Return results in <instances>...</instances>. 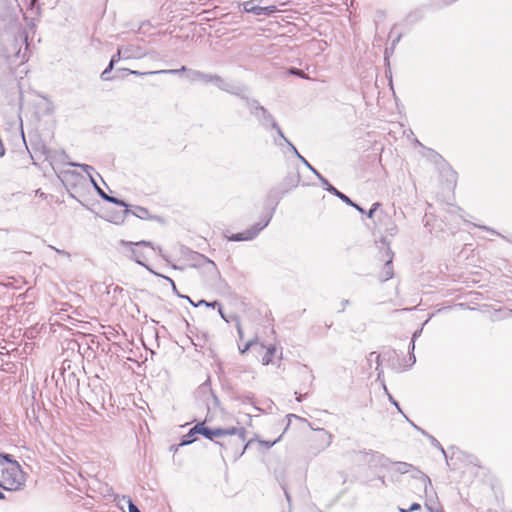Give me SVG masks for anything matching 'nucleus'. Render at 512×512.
Masks as SVG:
<instances>
[{"mask_svg":"<svg viewBox=\"0 0 512 512\" xmlns=\"http://www.w3.org/2000/svg\"><path fill=\"white\" fill-rule=\"evenodd\" d=\"M24 486L23 472L18 463L11 466L0 464V487L5 491H18Z\"/></svg>","mask_w":512,"mask_h":512,"instance_id":"f257e3e1","label":"nucleus"},{"mask_svg":"<svg viewBox=\"0 0 512 512\" xmlns=\"http://www.w3.org/2000/svg\"><path fill=\"white\" fill-rule=\"evenodd\" d=\"M250 113L257 119L260 126L265 130H275L277 137L284 138V133L275 120L274 116L263 106L259 105L256 100L247 101Z\"/></svg>","mask_w":512,"mask_h":512,"instance_id":"f03ea898","label":"nucleus"},{"mask_svg":"<svg viewBox=\"0 0 512 512\" xmlns=\"http://www.w3.org/2000/svg\"><path fill=\"white\" fill-rule=\"evenodd\" d=\"M197 429L202 430L199 435L203 437L213 440L215 437L218 438H227L232 436H237V445H240L241 442L246 440V429L243 427H231V428H208L204 426V422H200L197 424Z\"/></svg>","mask_w":512,"mask_h":512,"instance_id":"7ed1b4c3","label":"nucleus"},{"mask_svg":"<svg viewBox=\"0 0 512 512\" xmlns=\"http://www.w3.org/2000/svg\"><path fill=\"white\" fill-rule=\"evenodd\" d=\"M106 395L111 396V393L106 392L105 386L99 379L90 381L89 385H87V391L84 393V397H86V403L92 409L95 405H100L103 407L106 402Z\"/></svg>","mask_w":512,"mask_h":512,"instance_id":"20e7f679","label":"nucleus"},{"mask_svg":"<svg viewBox=\"0 0 512 512\" xmlns=\"http://www.w3.org/2000/svg\"><path fill=\"white\" fill-rule=\"evenodd\" d=\"M387 361L396 372H401L415 363V354H377V363Z\"/></svg>","mask_w":512,"mask_h":512,"instance_id":"39448f33","label":"nucleus"},{"mask_svg":"<svg viewBox=\"0 0 512 512\" xmlns=\"http://www.w3.org/2000/svg\"><path fill=\"white\" fill-rule=\"evenodd\" d=\"M250 441L246 442V440L237 444V436L221 438V440L216 441V444L220 445L224 454L228 457H232L234 460L243 456L244 451L249 446Z\"/></svg>","mask_w":512,"mask_h":512,"instance_id":"423d86ee","label":"nucleus"},{"mask_svg":"<svg viewBox=\"0 0 512 512\" xmlns=\"http://www.w3.org/2000/svg\"><path fill=\"white\" fill-rule=\"evenodd\" d=\"M272 214L269 213L264 216L261 221L254 224L249 229L227 236L229 241H250L257 237V235L270 223Z\"/></svg>","mask_w":512,"mask_h":512,"instance_id":"0eeeda50","label":"nucleus"},{"mask_svg":"<svg viewBox=\"0 0 512 512\" xmlns=\"http://www.w3.org/2000/svg\"><path fill=\"white\" fill-rule=\"evenodd\" d=\"M120 244L131 249V258L139 265L146 267L144 260L147 258L144 251L145 248H153V245L149 241L130 242L121 240Z\"/></svg>","mask_w":512,"mask_h":512,"instance_id":"6e6552de","label":"nucleus"},{"mask_svg":"<svg viewBox=\"0 0 512 512\" xmlns=\"http://www.w3.org/2000/svg\"><path fill=\"white\" fill-rule=\"evenodd\" d=\"M243 11L247 13H252L254 15L260 16H270L277 11L276 6H259L255 4V0L245 1L242 3Z\"/></svg>","mask_w":512,"mask_h":512,"instance_id":"1a4fd4ad","label":"nucleus"},{"mask_svg":"<svg viewBox=\"0 0 512 512\" xmlns=\"http://www.w3.org/2000/svg\"><path fill=\"white\" fill-rule=\"evenodd\" d=\"M209 83H213L215 86H217L220 90L225 91L227 93L240 96L241 94V88L238 86H235L234 84L227 82L224 80L221 76L217 74H211V79L209 80Z\"/></svg>","mask_w":512,"mask_h":512,"instance_id":"9d476101","label":"nucleus"},{"mask_svg":"<svg viewBox=\"0 0 512 512\" xmlns=\"http://www.w3.org/2000/svg\"><path fill=\"white\" fill-rule=\"evenodd\" d=\"M121 53L124 54V60L140 59L146 55L140 46L133 44L121 46Z\"/></svg>","mask_w":512,"mask_h":512,"instance_id":"9b49d317","label":"nucleus"},{"mask_svg":"<svg viewBox=\"0 0 512 512\" xmlns=\"http://www.w3.org/2000/svg\"><path fill=\"white\" fill-rule=\"evenodd\" d=\"M386 254L389 258L386 260V262L382 268V271L379 274V279L382 282H385V281L391 279L394 275L393 265H392L393 253L390 248H387Z\"/></svg>","mask_w":512,"mask_h":512,"instance_id":"f8f14e48","label":"nucleus"},{"mask_svg":"<svg viewBox=\"0 0 512 512\" xmlns=\"http://www.w3.org/2000/svg\"><path fill=\"white\" fill-rule=\"evenodd\" d=\"M184 72H186V78L190 82L209 83V80L211 79V74L204 73L199 70H193V69L186 68V70Z\"/></svg>","mask_w":512,"mask_h":512,"instance_id":"ddd939ff","label":"nucleus"},{"mask_svg":"<svg viewBox=\"0 0 512 512\" xmlns=\"http://www.w3.org/2000/svg\"><path fill=\"white\" fill-rule=\"evenodd\" d=\"M321 183L326 191L332 193L344 203H350V198L331 185L325 177L322 179Z\"/></svg>","mask_w":512,"mask_h":512,"instance_id":"4468645a","label":"nucleus"},{"mask_svg":"<svg viewBox=\"0 0 512 512\" xmlns=\"http://www.w3.org/2000/svg\"><path fill=\"white\" fill-rule=\"evenodd\" d=\"M186 67L182 66L179 69H168V70H159V71H149V72H140L136 70H128L130 74L136 76H144V75H153V74H178L180 71H185Z\"/></svg>","mask_w":512,"mask_h":512,"instance_id":"2eb2a0df","label":"nucleus"},{"mask_svg":"<svg viewBox=\"0 0 512 512\" xmlns=\"http://www.w3.org/2000/svg\"><path fill=\"white\" fill-rule=\"evenodd\" d=\"M133 214L134 216H136L137 218L139 219H150V213H149V210L145 207H142V206H134L133 209H129L127 207V209L124 210V214Z\"/></svg>","mask_w":512,"mask_h":512,"instance_id":"dca6fc26","label":"nucleus"},{"mask_svg":"<svg viewBox=\"0 0 512 512\" xmlns=\"http://www.w3.org/2000/svg\"><path fill=\"white\" fill-rule=\"evenodd\" d=\"M318 431V441L320 442V448L324 449L329 447L332 443V434L327 432L324 428L316 429Z\"/></svg>","mask_w":512,"mask_h":512,"instance_id":"f3484780","label":"nucleus"},{"mask_svg":"<svg viewBox=\"0 0 512 512\" xmlns=\"http://www.w3.org/2000/svg\"><path fill=\"white\" fill-rule=\"evenodd\" d=\"M273 143L276 146H283L285 143L289 150L299 159L302 155L298 152L297 148L284 136V138L273 137Z\"/></svg>","mask_w":512,"mask_h":512,"instance_id":"a211bd4d","label":"nucleus"},{"mask_svg":"<svg viewBox=\"0 0 512 512\" xmlns=\"http://www.w3.org/2000/svg\"><path fill=\"white\" fill-rule=\"evenodd\" d=\"M237 331H238V334L240 337V342L238 343V348H239L240 352H246L251 347H253L255 344H257V342L254 341L253 339H250V340L246 341L245 343H242L243 332H242V328H241L240 324H237Z\"/></svg>","mask_w":512,"mask_h":512,"instance_id":"6ab92c4d","label":"nucleus"},{"mask_svg":"<svg viewBox=\"0 0 512 512\" xmlns=\"http://www.w3.org/2000/svg\"><path fill=\"white\" fill-rule=\"evenodd\" d=\"M280 360H281V354H263V356H261V364L263 365H269V364H273V365H277L278 363H280Z\"/></svg>","mask_w":512,"mask_h":512,"instance_id":"aec40b11","label":"nucleus"},{"mask_svg":"<svg viewBox=\"0 0 512 512\" xmlns=\"http://www.w3.org/2000/svg\"><path fill=\"white\" fill-rule=\"evenodd\" d=\"M393 469L399 474H406L411 471L412 465L407 462L398 461Z\"/></svg>","mask_w":512,"mask_h":512,"instance_id":"412c9836","label":"nucleus"},{"mask_svg":"<svg viewBox=\"0 0 512 512\" xmlns=\"http://www.w3.org/2000/svg\"><path fill=\"white\" fill-rule=\"evenodd\" d=\"M201 305H205V306H207V307H212V308H215L216 306H218V312H219V314L221 315V317H222L224 320H226V319H225V316H224V314H223L222 307H221V305H220L217 301L207 302V301H205V300H200V301H198V302L196 303V307L201 306Z\"/></svg>","mask_w":512,"mask_h":512,"instance_id":"4be33fe9","label":"nucleus"},{"mask_svg":"<svg viewBox=\"0 0 512 512\" xmlns=\"http://www.w3.org/2000/svg\"><path fill=\"white\" fill-rule=\"evenodd\" d=\"M69 165L72 167L81 168L88 175V177H91L92 172H94V168L88 164H80V163L70 162Z\"/></svg>","mask_w":512,"mask_h":512,"instance_id":"5701e85b","label":"nucleus"},{"mask_svg":"<svg viewBox=\"0 0 512 512\" xmlns=\"http://www.w3.org/2000/svg\"><path fill=\"white\" fill-rule=\"evenodd\" d=\"M0 463L2 466H11L12 464H18L17 461L11 459V455L0 453Z\"/></svg>","mask_w":512,"mask_h":512,"instance_id":"b1692460","label":"nucleus"},{"mask_svg":"<svg viewBox=\"0 0 512 512\" xmlns=\"http://www.w3.org/2000/svg\"><path fill=\"white\" fill-rule=\"evenodd\" d=\"M299 160L311 171L313 172L317 178L320 180V182L322 181V179L324 178L303 156H301L299 158Z\"/></svg>","mask_w":512,"mask_h":512,"instance_id":"393cba45","label":"nucleus"},{"mask_svg":"<svg viewBox=\"0 0 512 512\" xmlns=\"http://www.w3.org/2000/svg\"><path fill=\"white\" fill-rule=\"evenodd\" d=\"M123 501L127 503V508H129V512H140L139 508H137L136 504L130 499V497H123Z\"/></svg>","mask_w":512,"mask_h":512,"instance_id":"a878e982","label":"nucleus"},{"mask_svg":"<svg viewBox=\"0 0 512 512\" xmlns=\"http://www.w3.org/2000/svg\"><path fill=\"white\" fill-rule=\"evenodd\" d=\"M108 202L116 204V205L121 206V207H124L125 209H127V207H128V205L126 204L125 201H123V200H121L119 198H116L114 196H111V198L108 199Z\"/></svg>","mask_w":512,"mask_h":512,"instance_id":"bb28decb","label":"nucleus"},{"mask_svg":"<svg viewBox=\"0 0 512 512\" xmlns=\"http://www.w3.org/2000/svg\"><path fill=\"white\" fill-rule=\"evenodd\" d=\"M120 59H124V54L121 53V47L118 48L117 53L111 57L110 64L115 65Z\"/></svg>","mask_w":512,"mask_h":512,"instance_id":"cd10ccee","label":"nucleus"},{"mask_svg":"<svg viewBox=\"0 0 512 512\" xmlns=\"http://www.w3.org/2000/svg\"><path fill=\"white\" fill-rule=\"evenodd\" d=\"M113 68H114V65L109 63L107 68L101 73V79L104 81L109 80L110 79L109 73L113 70Z\"/></svg>","mask_w":512,"mask_h":512,"instance_id":"c85d7f7f","label":"nucleus"},{"mask_svg":"<svg viewBox=\"0 0 512 512\" xmlns=\"http://www.w3.org/2000/svg\"><path fill=\"white\" fill-rule=\"evenodd\" d=\"M460 212H461V209L459 207H451L447 211V214L449 217L459 216L461 218L462 215L459 214Z\"/></svg>","mask_w":512,"mask_h":512,"instance_id":"c756f323","label":"nucleus"},{"mask_svg":"<svg viewBox=\"0 0 512 512\" xmlns=\"http://www.w3.org/2000/svg\"><path fill=\"white\" fill-rule=\"evenodd\" d=\"M194 436H195V434L187 433V435L184 436V439H182L181 445H187V444H191L192 442H194V440H195Z\"/></svg>","mask_w":512,"mask_h":512,"instance_id":"7c9ffc66","label":"nucleus"},{"mask_svg":"<svg viewBox=\"0 0 512 512\" xmlns=\"http://www.w3.org/2000/svg\"><path fill=\"white\" fill-rule=\"evenodd\" d=\"M289 73L292 74V75L301 77V78H308L307 75L302 70L297 69V68H291L289 70Z\"/></svg>","mask_w":512,"mask_h":512,"instance_id":"2f4dec72","label":"nucleus"},{"mask_svg":"<svg viewBox=\"0 0 512 512\" xmlns=\"http://www.w3.org/2000/svg\"><path fill=\"white\" fill-rule=\"evenodd\" d=\"M429 439H430V443H432V445H434V447L436 448H439L441 450V453L442 455H445V450L442 448L441 444L436 440V438H434L433 436H429Z\"/></svg>","mask_w":512,"mask_h":512,"instance_id":"473e14b6","label":"nucleus"},{"mask_svg":"<svg viewBox=\"0 0 512 512\" xmlns=\"http://www.w3.org/2000/svg\"><path fill=\"white\" fill-rule=\"evenodd\" d=\"M76 349L79 352L80 351V345L76 341H69L66 350H70V351L74 352Z\"/></svg>","mask_w":512,"mask_h":512,"instance_id":"72a5a7b5","label":"nucleus"},{"mask_svg":"<svg viewBox=\"0 0 512 512\" xmlns=\"http://www.w3.org/2000/svg\"><path fill=\"white\" fill-rule=\"evenodd\" d=\"M279 437H281V436H279ZM279 437H278V438H276V440H274V441H272V442H270V441H266V440H261V441H260V444H261V445H263V446H265L267 449H269V448L273 447V445H274V444H276L278 441H280V438H279Z\"/></svg>","mask_w":512,"mask_h":512,"instance_id":"f704fd0d","label":"nucleus"},{"mask_svg":"<svg viewBox=\"0 0 512 512\" xmlns=\"http://www.w3.org/2000/svg\"><path fill=\"white\" fill-rule=\"evenodd\" d=\"M49 248L54 250L59 255L65 256L67 258H70V253L65 251V250L57 249V248H55L54 246H51V245H49Z\"/></svg>","mask_w":512,"mask_h":512,"instance_id":"c9c22d12","label":"nucleus"},{"mask_svg":"<svg viewBox=\"0 0 512 512\" xmlns=\"http://www.w3.org/2000/svg\"><path fill=\"white\" fill-rule=\"evenodd\" d=\"M380 206V204L378 202L374 203L371 207V209L368 211L367 213V217L368 218H372L375 211L378 209V207Z\"/></svg>","mask_w":512,"mask_h":512,"instance_id":"e433bc0d","label":"nucleus"},{"mask_svg":"<svg viewBox=\"0 0 512 512\" xmlns=\"http://www.w3.org/2000/svg\"><path fill=\"white\" fill-rule=\"evenodd\" d=\"M97 192H98L99 196H100L103 200H105V201H107V202H108V199H109V198H111V196H110V195H108V194H106V193H105L101 188H99V189L97 190Z\"/></svg>","mask_w":512,"mask_h":512,"instance_id":"4c0bfd02","label":"nucleus"},{"mask_svg":"<svg viewBox=\"0 0 512 512\" xmlns=\"http://www.w3.org/2000/svg\"><path fill=\"white\" fill-rule=\"evenodd\" d=\"M420 508H421L420 504L417 502H414L411 504V506L409 508H407V510L410 512H414V511L420 510Z\"/></svg>","mask_w":512,"mask_h":512,"instance_id":"58836bf2","label":"nucleus"},{"mask_svg":"<svg viewBox=\"0 0 512 512\" xmlns=\"http://www.w3.org/2000/svg\"><path fill=\"white\" fill-rule=\"evenodd\" d=\"M188 433H191V434H193V435H198V434H200V433H201V430H200V429H197V425H196V426L192 427V428L190 429V432H188Z\"/></svg>","mask_w":512,"mask_h":512,"instance_id":"ea45409f","label":"nucleus"},{"mask_svg":"<svg viewBox=\"0 0 512 512\" xmlns=\"http://www.w3.org/2000/svg\"><path fill=\"white\" fill-rule=\"evenodd\" d=\"M188 433H191V434H193V435H198V434H200V433H201V430H200V429H197V425H196V426L192 427V428L190 429V432H188Z\"/></svg>","mask_w":512,"mask_h":512,"instance_id":"a19ab883","label":"nucleus"},{"mask_svg":"<svg viewBox=\"0 0 512 512\" xmlns=\"http://www.w3.org/2000/svg\"><path fill=\"white\" fill-rule=\"evenodd\" d=\"M89 179H90V181H91L92 185L94 186V188H95L96 190H98L100 187L98 186L97 182L95 181V179H94L93 175H91V177H89Z\"/></svg>","mask_w":512,"mask_h":512,"instance_id":"79ce46f5","label":"nucleus"},{"mask_svg":"<svg viewBox=\"0 0 512 512\" xmlns=\"http://www.w3.org/2000/svg\"><path fill=\"white\" fill-rule=\"evenodd\" d=\"M30 7L31 8H34V7H38L39 6V0H30Z\"/></svg>","mask_w":512,"mask_h":512,"instance_id":"37998d69","label":"nucleus"},{"mask_svg":"<svg viewBox=\"0 0 512 512\" xmlns=\"http://www.w3.org/2000/svg\"><path fill=\"white\" fill-rule=\"evenodd\" d=\"M70 369V360H63V370Z\"/></svg>","mask_w":512,"mask_h":512,"instance_id":"c03bdc74","label":"nucleus"},{"mask_svg":"<svg viewBox=\"0 0 512 512\" xmlns=\"http://www.w3.org/2000/svg\"><path fill=\"white\" fill-rule=\"evenodd\" d=\"M208 263L211 266V268L214 270L215 274H218V271H217V268H216L214 262L209 260Z\"/></svg>","mask_w":512,"mask_h":512,"instance_id":"a18cd8bd","label":"nucleus"},{"mask_svg":"<svg viewBox=\"0 0 512 512\" xmlns=\"http://www.w3.org/2000/svg\"><path fill=\"white\" fill-rule=\"evenodd\" d=\"M349 304V300H343L341 302L342 309L340 311H344L345 307Z\"/></svg>","mask_w":512,"mask_h":512,"instance_id":"49530a36","label":"nucleus"},{"mask_svg":"<svg viewBox=\"0 0 512 512\" xmlns=\"http://www.w3.org/2000/svg\"><path fill=\"white\" fill-rule=\"evenodd\" d=\"M415 348V344H414V340L412 339L410 342H409V346H408V350L410 351V349L413 351Z\"/></svg>","mask_w":512,"mask_h":512,"instance_id":"de8ad7c7","label":"nucleus"},{"mask_svg":"<svg viewBox=\"0 0 512 512\" xmlns=\"http://www.w3.org/2000/svg\"><path fill=\"white\" fill-rule=\"evenodd\" d=\"M389 399H390V402H392L393 405H395L396 409H398V411H400L399 405L397 404V402L390 395H389Z\"/></svg>","mask_w":512,"mask_h":512,"instance_id":"09e8293b","label":"nucleus"},{"mask_svg":"<svg viewBox=\"0 0 512 512\" xmlns=\"http://www.w3.org/2000/svg\"><path fill=\"white\" fill-rule=\"evenodd\" d=\"M400 37H401V36L399 35L395 40H393V42H392V49H393V48L396 46V44L399 42Z\"/></svg>","mask_w":512,"mask_h":512,"instance_id":"8fccbe9b","label":"nucleus"},{"mask_svg":"<svg viewBox=\"0 0 512 512\" xmlns=\"http://www.w3.org/2000/svg\"><path fill=\"white\" fill-rule=\"evenodd\" d=\"M346 204L351 206V207H353V208H355V209H356V207L358 205V204L354 203L351 199H350V203H346Z\"/></svg>","mask_w":512,"mask_h":512,"instance_id":"3c124183","label":"nucleus"},{"mask_svg":"<svg viewBox=\"0 0 512 512\" xmlns=\"http://www.w3.org/2000/svg\"><path fill=\"white\" fill-rule=\"evenodd\" d=\"M266 352H268V353L276 352V348H275L274 346H271V347H269V348L267 349V351H266Z\"/></svg>","mask_w":512,"mask_h":512,"instance_id":"603ef678","label":"nucleus"},{"mask_svg":"<svg viewBox=\"0 0 512 512\" xmlns=\"http://www.w3.org/2000/svg\"><path fill=\"white\" fill-rule=\"evenodd\" d=\"M356 210L359 211L362 214L365 213V210L361 206H359V205H357Z\"/></svg>","mask_w":512,"mask_h":512,"instance_id":"864d4df0","label":"nucleus"},{"mask_svg":"<svg viewBox=\"0 0 512 512\" xmlns=\"http://www.w3.org/2000/svg\"><path fill=\"white\" fill-rule=\"evenodd\" d=\"M185 299H187L193 306H196V303H194V300H191L188 296H183Z\"/></svg>","mask_w":512,"mask_h":512,"instance_id":"5fc2aeb1","label":"nucleus"},{"mask_svg":"<svg viewBox=\"0 0 512 512\" xmlns=\"http://www.w3.org/2000/svg\"><path fill=\"white\" fill-rule=\"evenodd\" d=\"M166 279L170 281V283L172 284L173 290L175 291L176 290V286H175V283L173 282V280L168 278V277Z\"/></svg>","mask_w":512,"mask_h":512,"instance_id":"6e6d98bb","label":"nucleus"},{"mask_svg":"<svg viewBox=\"0 0 512 512\" xmlns=\"http://www.w3.org/2000/svg\"><path fill=\"white\" fill-rule=\"evenodd\" d=\"M481 229H484V230H487V231H491L492 233H496L495 231L489 229L488 227L486 226H479Z\"/></svg>","mask_w":512,"mask_h":512,"instance_id":"4d7b16f0","label":"nucleus"},{"mask_svg":"<svg viewBox=\"0 0 512 512\" xmlns=\"http://www.w3.org/2000/svg\"><path fill=\"white\" fill-rule=\"evenodd\" d=\"M139 359H141V361H146V356L144 357L143 354H139Z\"/></svg>","mask_w":512,"mask_h":512,"instance_id":"13d9d810","label":"nucleus"},{"mask_svg":"<svg viewBox=\"0 0 512 512\" xmlns=\"http://www.w3.org/2000/svg\"><path fill=\"white\" fill-rule=\"evenodd\" d=\"M398 510H399V512H410L409 510H407L405 508H399Z\"/></svg>","mask_w":512,"mask_h":512,"instance_id":"bf43d9fd","label":"nucleus"},{"mask_svg":"<svg viewBox=\"0 0 512 512\" xmlns=\"http://www.w3.org/2000/svg\"><path fill=\"white\" fill-rule=\"evenodd\" d=\"M291 418H298L297 416L293 415V414H289L288 415V419H291Z\"/></svg>","mask_w":512,"mask_h":512,"instance_id":"052dcab7","label":"nucleus"},{"mask_svg":"<svg viewBox=\"0 0 512 512\" xmlns=\"http://www.w3.org/2000/svg\"><path fill=\"white\" fill-rule=\"evenodd\" d=\"M414 428H416L417 430H419L420 432H422L424 434V431L420 427H417L416 425H414Z\"/></svg>","mask_w":512,"mask_h":512,"instance_id":"680f3d73","label":"nucleus"},{"mask_svg":"<svg viewBox=\"0 0 512 512\" xmlns=\"http://www.w3.org/2000/svg\"><path fill=\"white\" fill-rule=\"evenodd\" d=\"M5 499V496L3 495V493L0 491V500H3Z\"/></svg>","mask_w":512,"mask_h":512,"instance_id":"e2e57ef3","label":"nucleus"},{"mask_svg":"<svg viewBox=\"0 0 512 512\" xmlns=\"http://www.w3.org/2000/svg\"><path fill=\"white\" fill-rule=\"evenodd\" d=\"M285 497H286V500L289 501V494L287 493V491L285 490Z\"/></svg>","mask_w":512,"mask_h":512,"instance_id":"0e129e2a","label":"nucleus"},{"mask_svg":"<svg viewBox=\"0 0 512 512\" xmlns=\"http://www.w3.org/2000/svg\"><path fill=\"white\" fill-rule=\"evenodd\" d=\"M301 400H302V395H300V396H298V397H297V401H298V402H301Z\"/></svg>","mask_w":512,"mask_h":512,"instance_id":"69168bd1","label":"nucleus"},{"mask_svg":"<svg viewBox=\"0 0 512 512\" xmlns=\"http://www.w3.org/2000/svg\"><path fill=\"white\" fill-rule=\"evenodd\" d=\"M24 40H25V42H27V40H28L27 35H25Z\"/></svg>","mask_w":512,"mask_h":512,"instance_id":"338daca9","label":"nucleus"}]
</instances>
